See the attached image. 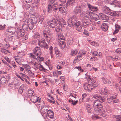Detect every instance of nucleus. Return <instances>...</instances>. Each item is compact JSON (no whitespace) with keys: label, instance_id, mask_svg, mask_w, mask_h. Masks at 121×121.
Here are the masks:
<instances>
[{"label":"nucleus","instance_id":"54","mask_svg":"<svg viewBox=\"0 0 121 121\" xmlns=\"http://www.w3.org/2000/svg\"><path fill=\"white\" fill-rule=\"evenodd\" d=\"M52 11H56L58 9V8L56 7V6H55L54 5L52 7Z\"/></svg>","mask_w":121,"mask_h":121},{"label":"nucleus","instance_id":"34","mask_svg":"<svg viewBox=\"0 0 121 121\" xmlns=\"http://www.w3.org/2000/svg\"><path fill=\"white\" fill-rule=\"evenodd\" d=\"M0 81L2 84H4L6 81V79L4 77H3L1 78Z\"/></svg>","mask_w":121,"mask_h":121},{"label":"nucleus","instance_id":"22","mask_svg":"<svg viewBox=\"0 0 121 121\" xmlns=\"http://www.w3.org/2000/svg\"><path fill=\"white\" fill-rule=\"evenodd\" d=\"M59 24L61 27H64L66 25V23L65 21L63 19L57 20Z\"/></svg>","mask_w":121,"mask_h":121},{"label":"nucleus","instance_id":"63","mask_svg":"<svg viewBox=\"0 0 121 121\" xmlns=\"http://www.w3.org/2000/svg\"><path fill=\"white\" fill-rule=\"evenodd\" d=\"M5 59L8 62L10 63V59L7 57H5Z\"/></svg>","mask_w":121,"mask_h":121},{"label":"nucleus","instance_id":"8","mask_svg":"<svg viewBox=\"0 0 121 121\" xmlns=\"http://www.w3.org/2000/svg\"><path fill=\"white\" fill-rule=\"evenodd\" d=\"M37 21V19L36 18V17L34 15L31 16V18L29 19H26L25 21L27 22L28 23H32L34 24H35L36 23Z\"/></svg>","mask_w":121,"mask_h":121},{"label":"nucleus","instance_id":"57","mask_svg":"<svg viewBox=\"0 0 121 121\" xmlns=\"http://www.w3.org/2000/svg\"><path fill=\"white\" fill-rule=\"evenodd\" d=\"M38 59L39 60V61H42L43 60L44 58L43 57H40V56H37Z\"/></svg>","mask_w":121,"mask_h":121},{"label":"nucleus","instance_id":"29","mask_svg":"<svg viewBox=\"0 0 121 121\" xmlns=\"http://www.w3.org/2000/svg\"><path fill=\"white\" fill-rule=\"evenodd\" d=\"M112 99L114 103H116L119 102V100L117 98L116 95H114L112 96Z\"/></svg>","mask_w":121,"mask_h":121},{"label":"nucleus","instance_id":"1","mask_svg":"<svg viewBox=\"0 0 121 121\" xmlns=\"http://www.w3.org/2000/svg\"><path fill=\"white\" fill-rule=\"evenodd\" d=\"M76 18L75 16H74L73 17H70L68 19V24L69 26L74 25L76 30L79 32L80 31L82 28V25L81 24L80 22L78 21L76 22Z\"/></svg>","mask_w":121,"mask_h":121},{"label":"nucleus","instance_id":"53","mask_svg":"<svg viewBox=\"0 0 121 121\" xmlns=\"http://www.w3.org/2000/svg\"><path fill=\"white\" fill-rule=\"evenodd\" d=\"M70 96L73 97L75 99L77 97L76 94L73 93H71L70 94Z\"/></svg>","mask_w":121,"mask_h":121},{"label":"nucleus","instance_id":"2","mask_svg":"<svg viewBox=\"0 0 121 121\" xmlns=\"http://www.w3.org/2000/svg\"><path fill=\"white\" fill-rule=\"evenodd\" d=\"M75 0H68L66 4V7L63 6V4H60V7L59 8V11L64 14L67 13L68 12L67 9L71 7L75 2Z\"/></svg>","mask_w":121,"mask_h":121},{"label":"nucleus","instance_id":"49","mask_svg":"<svg viewBox=\"0 0 121 121\" xmlns=\"http://www.w3.org/2000/svg\"><path fill=\"white\" fill-rule=\"evenodd\" d=\"M103 83L105 84L107 83L108 80L105 77H102L101 78Z\"/></svg>","mask_w":121,"mask_h":121},{"label":"nucleus","instance_id":"38","mask_svg":"<svg viewBox=\"0 0 121 121\" xmlns=\"http://www.w3.org/2000/svg\"><path fill=\"white\" fill-rule=\"evenodd\" d=\"M85 13L87 15H89L91 17V16H92L94 13L93 12H92L89 10L86 11Z\"/></svg>","mask_w":121,"mask_h":121},{"label":"nucleus","instance_id":"52","mask_svg":"<svg viewBox=\"0 0 121 121\" xmlns=\"http://www.w3.org/2000/svg\"><path fill=\"white\" fill-rule=\"evenodd\" d=\"M110 57L111 58V59L113 61H114L115 60H119L118 59V58L117 57H116V56L114 57H112V56H110Z\"/></svg>","mask_w":121,"mask_h":121},{"label":"nucleus","instance_id":"59","mask_svg":"<svg viewBox=\"0 0 121 121\" xmlns=\"http://www.w3.org/2000/svg\"><path fill=\"white\" fill-rule=\"evenodd\" d=\"M5 26V25H4L3 26L1 25H0V30L3 29Z\"/></svg>","mask_w":121,"mask_h":121},{"label":"nucleus","instance_id":"23","mask_svg":"<svg viewBox=\"0 0 121 121\" xmlns=\"http://www.w3.org/2000/svg\"><path fill=\"white\" fill-rule=\"evenodd\" d=\"M37 97L35 95H33V93H32V95L31 96L30 100L31 101L33 102V103H36V101L37 100Z\"/></svg>","mask_w":121,"mask_h":121},{"label":"nucleus","instance_id":"36","mask_svg":"<svg viewBox=\"0 0 121 121\" xmlns=\"http://www.w3.org/2000/svg\"><path fill=\"white\" fill-rule=\"evenodd\" d=\"M27 23V24L29 26V28L30 29V30H32L33 28L34 27V23H30H30H28L27 22H26Z\"/></svg>","mask_w":121,"mask_h":121},{"label":"nucleus","instance_id":"39","mask_svg":"<svg viewBox=\"0 0 121 121\" xmlns=\"http://www.w3.org/2000/svg\"><path fill=\"white\" fill-rule=\"evenodd\" d=\"M1 52L3 53H6L8 54H9L10 52L8 50H7L4 49H2L1 50Z\"/></svg>","mask_w":121,"mask_h":121},{"label":"nucleus","instance_id":"10","mask_svg":"<svg viewBox=\"0 0 121 121\" xmlns=\"http://www.w3.org/2000/svg\"><path fill=\"white\" fill-rule=\"evenodd\" d=\"M34 53L37 56H40L41 54V51L40 47H36L34 49Z\"/></svg>","mask_w":121,"mask_h":121},{"label":"nucleus","instance_id":"17","mask_svg":"<svg viewBox=\"0 0 121 121\" xmlns=\"http://www.w3.org/2000/svg\"><path fill=\"white\" fill-rule=\"evenodd\" d=\"M36 66V68H39V70L41 71H43L44 72H46L47 69H45L43 65H42L40 63L38 64Z\"/></svg>","mask_w":121,"mask_h":121},{"label":"nucleus","instance_id":"55","mask_svg":"<svg viewBox=\"0 0 121 121\" xmlns=\"http://www.w3.org/2000/svg\"><path fill=\"white\" fill-rule=\"evenodd\" d=\"M49 50H50V53L51 54H52L53 52H52V50H53V48L52 46H51L49 49Z\"/></svg>","mask_w":121,"mask_h":121},{"label":"nucleus","instance_id":"51","mask_svg":"<svg viewBox=\"0 0 121 121\" xmlns=\"http://www.w3.org/2000/svg\"><path fill=\"white\" fill-rule=\"evenodd\" d=\"M115 52L118 54H120L121 52V48H119L117 49L115 51Z\"/></svg>","mask_w":121,"mask_h":121},{"label":"nucleus","instance_id":"20","mask_svg":"<svg viewBox=\"0 0 121 121\" xmlns=\"http://www.w3.org/2000/svg\"><path fill=\"white\" fill-rule=\"evenodd\" d=\"M82 58V56L78 55L76 56L73 60L74 63H76L80 61Z\"/></svg>","mask_w":121,"mask_h":121},{"label":"nucleus","instance_id":"45","mask_svg":"<svg viewBox=\"0 0 121 121\" xmlns=\"http://www.w3.org/2000/svg\"><path fill=\"white\" fill-rule=\"evenodd\" d=\"M115 118L116 121H121V116L119 115L115 116Z\"/></svg>","mask_w":121,"mask_h":121},{"label":"nucleus","instance_id":"46","mask_svg":"<svg viewBox=\"0 0 121 121\" xmlns=\"http://www.w3.org/2000/svg\"><path fill=\"white\" fill-rule=\"evenodd\" d=\"M86 78L87 79L88 82L89 83L92 82H93L91 78H90V76H89L87 75L86 76Z\"/></svg>","mask_w":121,"mask_h":121},{"label":"nucleus","instance_id":"3","mask_svg":"<svg viewBox=\"0 0 121 121\" xmlns=\"http://www.w3.org/2000/svg\"><path fill=\"white\" fill-rule=\"evenodd\" d=\"M95 80L90 83H84V87L86 90L91 91V90L97 86V83L95 82Z\"/></svg>","mask_w":121,"mask_h":121},{"label":"nucleus","instance_id":"43","mask_svg":"<svg viewBox=\"0 0 121 121\" xmlns=\"http://www.w3.org/2000/svg\"><path fill=\"white\" fill-rule=\"evenodd\" d=\"M86 53V52L85 51H84L82 50H81L79 51L78 55L82 56L85 54Z\"/></svg>","mask_w":121,"mask_h":121},{"label":"nucleus","instance_id":"32","mask_svg":"<svg viewBox=\"0 0 121 121\" xmlns=\"http://www.w3.org/2000/svg\"><path fill=\"white\" fill-rule=\"evenodd\" d=\"M22 29L23 30L27 31L29 29V26L27 24H26V23H25L23 24L22 26Z\"/></svg>","mask_w":121,"mask_h":121},{"label":"nucleus","instance_id":"61","mask_svg":"<svg viewBox=\"0 0 121 121\" xmlns=\"http://www.w3.org/2000/svg\"><path fill=\"white\" fill-rule=\"evenodd\" d=\"M7 73V72L6 71L4 72L2 70L0 71V74H6Z\"/></svg>","mask_w":121,"mask_h":121},{"label":"nucleus","instance_id":"60","mask_svg":"<svg viewBox=\"0 0 121 121\" xmlns=\"http://www.w3.org/2000/svg\"><path fill=\"white\" fill-rule=\"evenodd\" d=\"M119 30H118V29H116L114 30V31L113 33V34H115L117 33L119 31Z\"/></svg>","mask_w":121,"mask_h":121},{"label":"nucleus","instance_id":"26","mask_svg":"<svg viewBox=\"0 0 121 121\" xmlns=\"http://www.w3.org/2000/svg\"><path fill=\"white\" fill-rule=\"evenodd\" d=\"M119 13L118 12L114 11L111 12L109 13V15L112 16L113 17H115L119 16Z\"/></svg>","mask_w":121,"mask_h":121},{"label":"nucleus","instance_id":"12","mask_svg":"<svg viewBox=\"0 0 121 121\" xmlns=\"http://www.w3.org/2000/svg\"><path fill=\"white\" fill-rule=\"evenodd\" d=\"M87 4L89 9L91 11L93 12H95L98 11V8L95 6H93L88 3Z\"/></svg>","mask_w":121,"mask_h":121},{"label":"nucleus","instance_id":"37","mask_svg":"<svg viewBox=\"0 0 121 121\" xmlns=\"http://www.w3.org/2000/svg\"><path fill=\"white\" fill-rule=\"evenodd\" d=\"M92 17L94 20L96 21L98 19L99 16L97 14L94 13Z\"/></svg>","mask_w":121,"mask_h":121},{"label":"nucleus","instance_id":"21","mask_svg":"<svg viewBox=\"0 0 121 121\" xmlns=\"http://www.w3.org/2000/svg\"><path fill=\"white\" fill-rule=\"evenodd\" d=\"M47 113L48 116L50 118L52 119L54 117V114L53 111L48 110Z\"/></svg>","mask_w":121,"mask_h":121},{"label":"nucleus","instance_id":"19","mask_svg":"<svg viewBox=\"0 0 121 121\" xmlns=\"http://www.w3.org/2000/svg\"><path fill=\"white\" fill-rule=\"evenodd\" d=\"M102 10L106 14L110 13L111 11L108 7L105 6L103 7Z\"/></svg>","mask_w":121,"mask_h":121},{"label":"nucleus","instance_id":"42","mask_svg":"<svg viewBox=\"0 0 121 121\" xmlns=\"http://www.w3.org/2000/svg\"><path fill=\"white\" fill-rule=\"evenodd\" d=\"M30 56L32 59L34 60H37V58L36 56L34 55L32 53H30Z\"/></svg>","mask_w":121,"mask_h":121},{"label":"nucleus","instance_id":"33","mask_svg":"<svg viewBox=\"0 0 121 121\" xmlns=\"http://www.w3.org/2000/svg\"><path fill=\"white\" fill-rule=\"evenodd\" d=\"M8 31L9 32L14 34L15 31V29L13 27L9 28L8 29Z\"/></svg>","mask_w":121,"mask_h":121},{"label":"nucleus","instance_id":"30","mask_svg":"<svg viewBox=\"0 0 121 121\" xmlns=\"http://www.w3.org/2000/svg\"><path fill=\"white\" fill-rule=\"evenodd\" d=\"M26 30H24L23 29H20V33H18L17 34V35H20V36L21 37L23 36L25 34V31Z\"/></svg>","mask_w":121,"mask_h":121},{"label":"nucleus","instance_id":"44","mask_svg":"<svg viewBox=\"0 0 121 121\" xmlns=\"http://www.w3.org/2000/svg\"><path fill=\"white\" fill-rule=\"evenodd\" d=\"M55 30L57 32H60L62 31L61 27L60 26H58L55 29Z\"/></svg>","mask_w":121,"mask_h":121},{"label":"nucleus","instance_id":"16","mask_svg":"<svg viewBox=\"0 0 121 121\" xmlns=\"http://www.w3.org/2000/svg\"><path fill=\"white\" fill-rule=\"evenodd\" d=\"M81 10V6L78 5L76 6L74 8L73 12L75 14H77L80 13Z\"/></svg>","mask_w":121,"mask_h":121},{"label":"nucleus","instance_id":"6","mask_svg":"<svg viewBox=\"0 0 121 121\" xmlns=\"http://www.w3.org/2000/svg\"><path fill=\"white\" fill-rule=\"evenodd\" d=\"M43 32V35L45 38L48 42L49 43L52 39V33L50 30L49 29H47L44 30Z\"/></svg>","mask_w":121,"mask_h":121},{"label":"nucleus","instance_id":"40","mask_svg":"<svg viewBox=\"0 0 121 121\" xmlns=\"http://www.w3.org/2000/svg\"><path fill=\"white\" fill-rule=\"evenodd\" d=\"M24 87L23 86H20L18 90V92L20 94H21L23 92L24 89Z\"/></svg>","mask_w":121,"mask_h":121},{"label":"nucleus","instance_id":"31","mask_svg":"<svg viewBox=\"0 0 121 121\" xmlns=\"http://www.w3.org/2000/svg\"><path fill=\"white\" fill-rule=\"evenodd\" d=\"M62 72L61 71H54L53 73L54 76H56L58 77L59 74L60 75L62 74Z\"/></svg>","mask_w":121,"mask_h":121},{"label":"nucleus","instance_id":"48","mask_svg":"<svg viewBox=\"0 0 121 121\" xmlns=\"http://www.w3.org/2000/svg\"><path fill=\"white\" fill-rule=\"evenodd\" d=\"M42 116L45 119H46L47 117H48V114L47 113H43V112H41Z\"/></svg>","mask_w":121,"mask_h":121},{"label":"nucleus","instance_id":"35","mask_svg":"<svg viewBox=\"0 0 121 121\" xmlns=\"http://www.w3.org/2000/svg\"><path fill=\"white\" fill-rule=\"evenodd\" d=\"M106 97H107V101L108 102L110 103L111 102L112 99V96L111 97L109 95H107Z\"/></svg>","mask_w":121,"mask_h":121},{"label":"nucleus","instance_id":"27","mask_svg":"<svg viewBox=\"0 0 121 121\" xmlns=\"http://www.w3.org/2000/svg\"><path fill=\"white\" fill-rule=\"evenodd\" d=\"M48 108V107L47 106H44L41 109V112L47 113Z\"/></svg>","mask_w":121,"mask_h":121},{"label":"nucleus","instance_id":"24","mask_svg":"<svg viewBox=\"0 0 121 121\" xmlns=\"http://www.w3.org/2000/svg\"><path fill=\"white\" fill-rule=\"evenodd\" d=\"M101 28L104 31H106L108 29V26L105 23L103 24L101 26Z\"/></svg>","mask_w":121,"mask_h":121},{"label":"nucleus","instance_id":"15","mask_svg":"<svg viewBox=\"0 0 121 121\" xmlns=\"http://www.w3.org/2000/svg\"><path fill=\"white\" fill-rule=\"evenodd\" d=\"M93 98L98 100V101L101 103L104 102V101L105 99L104 97L100 96L96 94L93 96Z\"/></svg>","mask_w":121,"mask_h":121},{"label":"nucleus","instance_id":"18","mask_svg":"<svg viewBox=\"0 0 121 121\" xmlns=\"http://www.w3.org/2000/svg\"><path fill=\"white\" fill-rule=\"evenodd\" d=\"M100 18L101 19L105 20H107L108 19V17L107 16L101 13L99 14Z\"/></svg>","mask_w":121,"mask_h":121},{"label":"nucleus","instance_id":"25","mask_svg":"<svg viewBox=\"0 0 121 121\" xmlns=\"http://www.w3.org/2000/svg\"><path fill=\"white\" fill-rule=\"evenodd\" d=\"M86 110L87 111V112L89 113H90L91 111L92 107L89 104H87L86 106Z\"/></svg>","mask_w":121,"mask_h":121},{"label":"nucleus","instance_id":"47","mask_svg":"<svg viewBox=\"0 0 121 121\" xmlns=\"http://www.w3.org/2000/svg\"><path fill=\"white\" fill-rule=\"evenodd\" d=\"M91 44L94 46H99V44L98 43L94 41H92L91 42Z\"/></svg>","mask_w":121,"mask_h":121},{"label":"nucleus","instance_id":"13","mask_svg":"<svg viewBox=\"0 0 121 121\" xmlns=\"http://www.w3.org/2000/svg\"><path fill=\"white\" fill-rule=\"evenodd\" d=\"M107 1L109 4L112 5H113L114 7H119L120 6V3L119 2L116 0H115L113 1L112 2H110V1L111 0H105Z\"/></svg>","mask_w":121,"mask_h":121},{"label":"nucleus","instance_id":"64","mask_svg":"<svg viewBox=\"0 0 121 121\" xmlns=\"http://www.w3.org/2000/svg\"><path fill=\"white\" fill-rule=\"evenodd\" d=\"M35 37H36L37 39H38L40 37V35L38 34H36L35 36Z\"/></svg>","mask_w":121,"mask_h":121},{"label":"nucleus","instance_id":"7","mask_svg":"<svg viewBox=\"0 0 121 121\" xmlns=\"http://www.w3.org/2000/svg\"><path fill=\"white\" fill-rule=\"evenodd\" d=\"M47 23L48 25L52 28L55 27L57 24L56 20L54 18L51 20H48Z\"/></svg>","mask_w":121,"mask_h":121},{"label":"nucleus","instance_id":"41","mask_svg":"<svg viewBox=\"0 0 121 121\" xmlns=\"http://www.w3.org/2000/svg\"><path fill=\"white\" fill-rule=\"evenodd\" d=\"M52 7L50 4H49L48 6V11L49 13H50L52 11Z\"/></svg>","mask_w":121,"mask_h":121},{"label":"nucleus","instance_id":"9","mask_svg":"<svg viewBox=\"0 0 121 121\" xmlns=\"http://www.w3.org/2000/svg\"><path fill=\"white\" fill-rule=\"evenodd\" d=\"M45 40L44 39H42L38 42L39 46L41 47H43L45 48H47L48 46L47 44L45 43Z\"/></svg>","mask_w":121,"mask_h":121},{"label":"nucleus","instance_id":"14","mask_svg":"<svg viewBox=\"0 0 121 121\" xmlns=\"http://www.w3.org/2000/svg\"><path fill=\"white\" fill-rule=\"evenodd\" d=\"M82 22L83 27L85 28L87 27L91 23V21L90 19L87 20L84 19L82 20Z\"/></svg>","mask_w":121,"mask_h":121},{"label":"nucleus","instance_id":"11","mask_svg":"<svg viewBox=\"0 0 121 121\" xmlns=\"http://www.w3.org/2000/svg\"><path fill=\"white\" fill-rule=\"evenodd\" d=\"M98 113L97 114H95L92 116V119H98L102 118V117H104L105 116V114L103 113H100V112H98Z\"/></svg>","mask_w":121,"mask_h":121},{"label":"nucleus","instance_id":"5","mask_svg":"<svg viewBox=\"0 0 121 121\" xmlns=\"http://www.w3.org/2000/svg\"><path fill=\"white\" fill-rule=\"evenodd\" d=\"M93 106L95 111L96 112L102 113L103 106L98 101L96 100L93 103Z\"/></svg>","mask_w":121,"mask_h":121},{"label":"nucleus","instance_id":"56","mask_svg":"<svg viewBox=\"0 0 121 121\" xmlns=\"http://www.w3.org/2000/svg\"><path fill=\"white\" fill-rule=\"evenodd\" d=\"M48 101L49 102H50L52 104H54L55 102V101L53 100H52L51 99H48Z\"/></svg>","mask_w":121,"mask_h":121},{"label":"nucleus","instance_id":"4","mask_svg":"<svg viewBox=\"0 0 121 121\" xmlns=\"http://www.w3.org/2000/svg\"><path fill=\"white\" fill-rule=\"evenodd\" d=\"M58 45L61 48L63 49L65 47V42L64 36L60 34H58Z\"/></svg>","mask_w":121,"mask_h":121},{"label":"nucleus","instance_id":"62","mask_svg":"<svg viewBox=\"0 0 121 121\" xmlns=\"http://www.w3.org/2000/svg\"><path fill=\"white\" fill-rule=\"evenodd\" d=\"M86 94H83L82 95V101L83 100V99L86 97Z\"/></svg>","mask_w":121,"mask_h":121},{"label":"nucleus","instance_id":"50","mask_svg":"<svg viewBox=\"0 0 121 121\" xmlns=\"http://www.w3.org/2000/svg\"><path fill=\"white\" fill-rule=\"evenodd\" d=\"M84 31L83 34L84 35L86 36H88L89 35V33L86 30L84 29Z\"/></svg>","mask_w":121,"mask_h":121},{"label":"nucleus","instance_id":"28","mask_svg":"<svg viewBox=\"0 0 121 121\" xmlns=\"http://www.w3.org/2000/svg\"><path fill=\"white\" fill-rule=\"evenodd\" d=\"M78 52V50L77 49H72L71 51L70 55L72 56H75L77 54Z\"/></svg>","mask_w":121,"mask_h":121},{"label":"nucleus","instance_id":"58","mask_svg":"<svg viewBox=\"0 0 121 121\" xmlns=\"http://www.w3.org/2000/svg\"><path fill=\"white\" fill-rule=\"evenodd\" d=\"M44 17L42 15L40 17V21H43L44 19Z\"/></svg>","mask_w":121,"mask_h":121}]
</instances>
